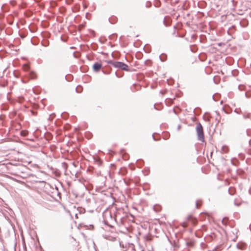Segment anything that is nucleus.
<instances>
[{
  "label": "nucleus",
  "mask_w": 251,
  "mask_h": 251,
  "mask_svg": "<svg viewBox=\"0 0 251 251\" xmlns=\"http://www.w3.org/2000/svg\"><path fill=\"white\" fill-rule=\"evenodd\" d=\"M107 63L111 64L114 67L124 71H128L129 68L127 65L122 62L114 61L113 60L107 61Z\"/></svg>",
  "instance_id": "obj_1"
},
{
  "label": "nucleus",
  "mask_w": 251,
  "mask_h": 251,
  "mask_svg": "<svg viewBox=\"0 0 251 251\" xmlns=\"http://www.w3.org/2000/svg\"><path fill=\"white\" fill-rule=\"evenodd\" d=\"M196 130L198 136V139L199 141L201 142L204 141L203 130L202 125L200 123H198L197 125Z\"/></svg>",
  "instance_id": "obj_2"
},
{
  "label": "nucleus",
  "mask_w": 251,
  "mask_h": 251,
  "mask_svg": "<svg viewBox=\"0 0 251 251\" xmlns=\"http://www.w3.org/2000/svg\"><path fill=\"white\" fill-rule=\"evenodd\" d=\"M102 67V65L99 62H96L94 64L93 66V69L94 71L98 72L100 70Z\"/></svg>",
  "instance_id": "obj_3"
},
{
  "label": "nucleus",
  "mask_w": 251,
  "mask_h": 251,
  "mask_svg": "<svg viewBox=\"0 0 251 251\" xmlns=\"http://www.w3.org/2000/svg\"><path fill=\"white\" fill-rule=\"evenodd\" d=\"M236 247L239 250H244L246 247V245L244 243H239L237 244Z\"/></svg>",
  "instance_id": "obj_4"
},
{
  "label": "nucleus",
  "mask_w": 251,
  "mask_h": 251,
  "mask_svg": "<svg viewBox=\"0 0 251 251\" xmlns=\"http://www.w3.org/2000/svg\"><path fill=\"white\" fill-rule=\"evenodd\" d=\"M228 191L230 195H233L235 193V189L234 187H230L228 188Z\"/></svg>",
  "instance_id": "obj_5"
},
{
  "label": "nucleus",
  "mask_w": 251,
  "mask_h": 251,
  "mask_svg": "<svg viewBox=\"0 0 251 251\" xmlns=\"http://www.w3.org/2000/svg\"><path fill=\"white\" fill-rule=\"evenodd\" d=\"M159 58L162 62H164L166 60L167 56L165 54H162L159 56Z\"/></svg>",
  "instance_id": "obj_6"
},
{
  "label": "nucleus",
  "mask_w": 251,
  "mask_h": 251,
  "mask_svg": "<svg viewBox=\"0 0 251 251\" xmlns=\"http://www.w3.org/2000/svg\"><path fill=\"white\" fill-rule=\"evenodd\" d=\"M234 204L236 206H239L241 204V201L240 199H235L234 201Z\"/></svg>",
  "instance_id": "obj_7"
},
{
  "label": "nucleus",
  "mask_w": 251,
  "mask_h": 251,
  "mask_svg": "<svg viewBox=\"0 0 251 251\" xmlns=\"http://www.w3.org/2000/svg\"><path fill=\"white\" fill-rule=\"evenodd\" d=\"M228 151V147L226 146H223L222 148V151L223 153H226Z\"/></svg>",
  "instance_id": "obj_8"
},
{
  "label": "nucleus",
  "mask_w": 251,
  "mask_h": 251,
  "mask_svg": "<svg viewBox=\"0 0 251 251\" xmlns=\"http://www.w3.org/2000/svg\"><path fill=\"white\" fill-rule=\"evenodd\" d=\"M75 90L77 93H81L82 91V88L81 86H78L76 88Z\"/></svg>",
  "instance_id": "obj_9"
},
{
  "label": "nucleus",
  "mask_w": 251,
  "mask_h": 251,
  "mask_svg": "<svg viewBox=\"0 0 251 251\" xmlns=\"http://www.w3.org/2000/svg\"><path fill=\"white\" fill-rule=\"evenodd\" d=\"M27 134V132L26 131H22V135L25 136Z\"/></svg>",
  "instance_id": "obj_10"
},
{
  "label": "nucleus",
  "mask_w": 251,
  "mask_h": 251,
  "mask_svg": "<svg viewBox=\"0 0 251 251\" xmlns=\"http://www.w3.org/2000/svg\"><path fill=\"white\" fill-rule=\"evenodd\" d=\"M49 43L48 42L46 43H42V45L44 47H47L49 46Z\"/></svg>",
  "instance_id": "obj_11"
},
{
  "label": "nucleus",
  "mask_w": 251,
  "mask_h": 251,
  "mask_svg": "<svg viewBox=\"0 0 251 251\" xmlns=\"http://www.w3.org/2000/svg\"><path fill=\"white\" fill-rule=\"evenodd\" d=\"M234 112H236L237 114H239L240 112H241V110H238L237 109H235L234 110Z\"/></svg>",
  "instance_id": "obj_12"
},
{
  "label": "nucleus",
  "mask_w": 251,
  "mask_h": 251,
  "mask_svg": "<svg viewBox=\"0 0 251 251\" xmlns=\"http://www.w3.org/2000/svg\"><path fill=\"white\" fill-rule=\"evenodd\" d=\"M226 220V218H223V220H222V223L224 224H226V223L225 222V220Z\"/></svg>",
  "instance_id": "obj_13"
},
{
  "label": "nucleus",
  "mask_w": 251,
  "mask_h": 251,
  "mask_svg": "<svg viewBox=\"0 0 251 251\" xmlns=\"http://www.w3.org/2000/svg\"><path fill=\"white\" fill-rule=\"evenodd\" d=\"M196 206L198 208L200 207V205H199L198 201H196Z\"/></svg>",
  "instance_id": "obj_14"
},
{
  "label": "nucleus",
  "mask_w": 251,
  "mask_h": 251,
  "mask_svg": "<svg viewBox=\"0 0 251 251\" xmlns=\"http://www.w3.org/2000/svg\"><path fill=\"white\" fill-rule=\"evenodd\" d=\"M177 128L178 130H179L181 128V126L180 125H178Z\"/></svg>",
  "instance_id": "obj_15"
},
{
  "label": "nucleus",
  "mask_w": 251,
  "mask_h": 251,
  "mask_svg": "<svg viewBox=\"0 0 251 251\" xmlns=\"http://www.w3.org/2000/svg\"><path fill=\"white\" fill-rule=\"evenodd\" d=\"M244 117L245 119L249 118V117L248 116H246L245 115H244Z\"/></svg>",
  "instance_id": "obj_16"
},
{
  "label": "nucleus",
  "mask_w": 251,
  "mask_h": 251,
  "mask_svg": "<svg viewBox=\"0 0 251 251\" xmlns=\"http://www.w3.org/2000/svg\"><path fill=\"white\" fill-rule=\"evenodd\" d=\"M25 69H29V66L28 65H25Z\"/></svg>",
  "instance_id": "obj_17"
},
{
  "label": "nucleus",
  "mask_w": 251,
  "mask_h": 251,
  "mask_svg": "<svg viewBox=\"0 0 251 251\" xmlns=\"http://www.w3.org/2000/svg\"><path fill=\"white\" fill-rule=\"evenodd\" d=\"M87 6L86 4H84V5H83V7H84V8H87Z\"/></svg>",
  "instance_id": "obj_18"
},
{
  "label": "nucleus",
  "mask_w": 251,
  "mask_h": 251,
  "mask_svg": "<svg viewBox=\"0 0 251 251\" xmlns=\"http://www.w3.org/2000/svg\"><path fill=\"white\" fill-rule=\"evenodd\" d=\"M152 138H153V140H155V141H156V140L155 139V137H154V135H153V134L152 135Z\"/></svg>",
  "instance_id": "obj_19"
},
{
  "label": "nucleus",
  "mask_w": 251,
  "mask_h": 251,
  "mask_svg": "<svg viewBox=\"0 0 251 251\" xmlns=\"http://www.w3.org/2000/svg\"><path fill=\"white\" fill-rule=\"evenodd\" d=\"M191 218H192L191 217V216H189V217H188V219H189V220H191Z\"/></svg>",
  "instance_id": "obj_20"
},
{
  "label": "nucleus",
  "mask_w": 251,
  "mask_h": 251,
  "mask_svg": "<svg viewBox=\"0 0 251 251\" xmlns=\"http://www.w3.org/2000/svg\"><path fill=\"white\" fill-rule=\"evenodd\" d=\"M173 111H174V112L176 114V111H175V109H173Z\"/></svg>",
  "instance_id": "obj_21"
},
{
  "label": "nucleus",
  "mask_w": 251,
  "mask_h": 251,
  "mask_svg": "<svg viewBox=\"0 0 251 251\" xmlns=\"http://www.w3.org/2000/svg\"><path fill=\"white\" fill-rule=\"evenodd\" d=\"M88 14H89V13H87L86 14V16L87 17Z\"/></svg>",
  "instance_id": "obj_22"
},
{
  "label": "nucleus",
  "mask_w": 251,
  "mask_h": 251,
  "mask_svg": "<svg viewBox=\"0 0 251 251\" xmlns=\"http://www.w3.org/2000/svg\"><path fill=\"white\" fill-rule=\"evenodd\" d=\"M32 78L34 79L35 78V77L34 76H31Z\"/></svg>",
  "instance_id": "obj_23"
},
{
  "label": "nucleus",
  "mask_w": 251,
  "mask_h": 251,
  "mask_svg": "<svg viewBox=\"0 0 251 251\" xmlns=\"http://www.w3.org/2000/svg\"><path fill=\"white\" fill-rule=\"evenodd\" d=\"M212 98H213V100H214V96H213Z\"/></svg>",
  "instance_id": "obj_24"
}]
</instances>
